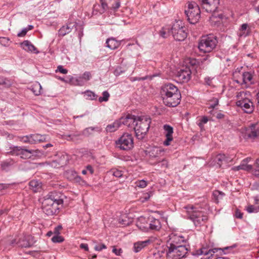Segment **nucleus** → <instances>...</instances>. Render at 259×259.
I'll use <instances>...</instances> for the list:
<instances>
[{
    "mask_svg": "<svg viewBox=\"0 0 259 259\" xmlns=\"http://www.w3.org/2000/svg\"><path fill=\"white\" fill-rule=\"evenodd\" d=\"M65 196L62 193L53 191L44 197L42 202V210L47 215H56L59 212L60 206H62Z\"/></svg>",
    "mask_w": 259,
    "mask_h": 259,
    "instance_id": "1",
    "label": "nucleus"
},
{
    "mask_svg": "<svg viewBox=\"0 0 259 259\" xmlns=\"http://www.w3.org/2000/svg\"><path fill=\"white\" fill-rule=\"evenodd\" d=\"M160 93L165 106L175 107L180 103L181 94L174 84L171 83H165L161 87Z\"/></svg>",
    "mask_w": 259,
    "mask_h": 259,
    "instance_id": "2",
    "label": "nucleus"
},
{
    "mask_svg": "<svg viewBox=\"0 0 259 259\" xmlns=\"http://www.w3.org/2000/svg\"><path fill=\"white\" fill-rule=\"evenodd\" d=\"M184 208L186 210L188 219L192 221L196 227L203 225L208 220V217L204 212L197 210L192 205H186Z\"/></svg>",
    "mask_w": 259,
    "mask_h": 259,
    "instance_id": "3",
    "label": "nucleus"
},
{
    "mask_svg": "<svg viewBox=\"0 0 259 259\" xmlns=\"http://www.w3.org/2000/svg\"><path fill=\"white\" fill-rule=\"evenodd\" d=\"M151 119L147 116H138L135 123L134 131L137 139L142 140L148 132Z\"/></svg>",
    "mask_w": 259,
    "mask_h": 259,
    "instance_id": "4",
    "label": "nucleus"
},
{
    "mask_svg": "<svg viewBox=\"0 0 259 259\" xmlns=\"http://www.w3.org/2000/svg\"><path fill=\"white\" fill-rule=\"evenodd\" d=\"M218 43L217 36L209 34L201 37L198 43V48L201 52L210 53L216 48Z\"/></svg>",
    "mask_w": 259,
    "mask_h": 259,
    "instance_id": "5",
    "label": "nucleus"
},
{
    "mask_svg": "<svg viewBox=\"0 0 259 259\" xmlns=\"http://www.w3.org/2000/svg\"><path fill=\"white\" fill-rule=\"evenodd\" d=\"M200 6L195 2L188 4L187 9L185 10V14L188 22L192 24L197 23L200 18Z\"/></svg>",
    "mask_w": 259,
    "mask_h": 259,
    "instance_id": "6",
    "label": "nucleus"
},
{
    "mask_svg": "<svg viewBox=\"0 0 259 259\" xmlns=\"http://www.w3.org/2000/svg\"><path fill=\"white\" fill-rule=\"evenodd\" d=\"M188 250L186 245L167 246V249L166 250L167 259H181L185 257Z\"/></svg>",
    "mask_w": 259,
    "mask_h": 259,
    "instance_id": "7",
    "label": "nucleus"
},
{
    "mask_svg": "<svg viewBox=\"0 0 259 259\" xmlns=\"http://www.w3.org/2000/svg\"><path fill=\"white\" fill-rule=\"evenodd\" d=\"M186 28L183 25L181 21L175 22L171 27L170 32L176 40L183 41L187 36Z\"/></svg>",
    "mask_w": 259,
    "mask_h": 259,
    "instance_id": "8",
    "label": "nucleus"
},
{
    "mask_svg": "<svg viewBox=\"0 0 259 259\" xmlns=\"http://www.w3.org/2000/svg\"><path fill=\"white\" fill-rule=\"evenodd\" d=\"M116 146L121 150H128L133 147V138L131 134L122 135L116 142Z\"/></svg>",
    "mask_w": 259,
    "mask_h": 259,
    "instance_id": "9",
    "label": "nucleus"
},
{
    "mask_svg": "<svg viewBox=\"0 0 259 259\" xmlns=\"http://www.w3.org/2000/svg\"><path fill=\"white\" fill-rule=\"evenodd\" d=\"M34 151L29 150L25 147L14 146L11 148V150L8 153L12 155L19 156L21 158L27 159L30 158Z\"/></svg>",
    "mask_w": 259,
    "mask_h": 259,
    "instance_id": "10",
    "label": "nucleus"
},
{
    "mask_svg": "<svg viewBox=\"0 0 259 259\" xmlns=\"http://www.w3.org/2000/svg\"><path fill=\"white\" fill-rule=\"evenodd\" d=\"M201 9L209 13L217 12L220 0H198Z\"/></svg>",
    "mask_w": 259,
    "mask_h": 259,
    "instance_id": "11",
    "label": "nucleus"
},
{
    "mask_svg": "<svg viewBox=\"0 0 259 259\" xmlns=\"http://www.w3.org/2000/svg\"><path fill=\"white\" fill-rule=\"evenodd\" d=\"M236 105L237 107H240L245 113L248 114L252 113L254 109L252 102L246 97L237 101Z\"/></svg>",
    "mask_w": 259,
    "mask_h": 259,
    "instance_id": "12",
    "label": "nucleus"
},
{
    "mask_svg": "<svg viewBox=\"0 0 259 259\" xmlns=\"http://www.w3.org/2000/svg\"><path fill=\"white\" fill-rule=\"evenodd\" d=\"M133 114H128L125 117H122L119 119L121 125L123 124L127 126L128 128L134 130L135 123L137 121V117Z\"/></svg>",
    "mask_w": 259,
    "mask_h": 259,
    "instance_id": "13",
    "label": "nucleus"
},
{
    "mask_svg": "<svg viewBox=\"0 0 259 259\" xmlns=\"http://www.w3.org/2000/svg\"><path fill=\"white\" fill-rule=\"evenodd\" d=\"M191 71L188 67H185L180 69L177 73V77L181 82H188L191 77Z\"/></svg>",
    "mask_w": 259,
    "mask_h": 259,
    "instance_id": "14",
    "label": "nucleus"
},
{
    "mask_svg": "<svg viewBox=\"0 0 259 259\" xmlns=\"http://www.w3.org/2000/svg\"><path fill=\"white\" fill-rule=\"evenodd\" d=\"M77 24L76 22L68 23L66 25H63L60 28L58 31V34L59 36H64L70 33L74 27L77 30Z\"/></svg>",
    "mask_w": 259,
    "mask_h": 259,
    "instance_id": "15",
    "label": "nucleus"
},
{
    "mask_svg": "<svg viewBox=\"0 0 259 259\" xmlns=\"http://www.w3.org/2000/svg\"><path fill=\"white\" fill-rule=\"evenodd\" d=\"M163 130L165 131L166 137V140L164 141L163 144L167 146L170 145V142L173 140L172 134L174 130L173 127L168 124H164L163 125Z\"/></svg>",
    "mask_w": 259,
    "mask_h": 259,
    "instance_id": "16",
    "label": "nucleus"
},
{
    "mask_svg": "<svg viewBox=\"0 0 259 259\" xmlns=\"http://www.w3.org/2000/svg\"><path fill=\"white\" fill-rule=\"evenodd\" d=\"M251 33V28L247 23L242 24L237 31V35L239 38L246 37Z\"/></svg>",
    "mask_w": 259,
    "mask_h": 259,
    "instance_id": "17",
    "label": "nucleus"
},
{
    "mask_svg": "<svg viewBox=\"0 0 259 259\" xmlns=\"http://www.w3.org/2000/svg\"><path fill=\"white\" fill-rule=\"evenodd\" d=\"M20 46L23 50L27 52H30L35 54L39 53L37 48L28 40L23 41L20 44Z\"/></svg>",
    "mask_w": 259,
    "mask_h": 259,
    "instance_id": "18",
    "label": "nucleus"
},
{
    "mask_svg": "<svg viewBox=\"0 0 259 259\" xmlns=\"http://www.w3.org/2000/svg\"><path fill=\"white\" fill-rule=\"evenodd\" d=\"M251 158L247 157L244 159H243L240 164L237 166H235L233 168V169L235 170H239L240 169L246 170V171H250L251 170H253V168L251 165L248 164V162L250 160Z\"/></svg>",
    "mask_w": 259,
    "mask_h": 259,
    "instance_id": "19",
    "label": "nucleus"
},
{
    "mask_svg": "<svg viewBox=\"0 0 259 259\" xmlns=\"http://www.w3.org/2000/svg\"><path fill=\"white\" fill-rule=\"evenodd\" d=\"M250 132L247 133V137L254 139L259 136V122H256L250 124Z\"/></svg>",
    "mask_w": 259,
    "mask_h": 259,
    "instance_id": "20",
    "label": "nucleus"
},
{
    "mask_svg": "<svg viewBox=\"0 0 259 259\" xmlns=\"http://www.w3.org/2000/svg\"><path fill=\"white\" fill-rule=\"evenodd\" d=\"M151 242L150 239H147L145 241H138L134 244V251L135 252H138L141 251L144 247L147 246Z\"/></svg>",
    "mask_w": 259,
    "mask_h": 259,
    "instance_id": "21",
    "label": "nucleus"
},
{
    "mask_svg": "<svg viewBox=\"0 0 259 259\" xmlns=\"http://www.w3.org/2000/svg\"><path fill=\"white\" fill-rule=\"evenodd\" d=\"M171 242L169 243V245L173 246H179V245H185L183 244L185 243V239L184 237L181 235H174L171 238Z\"/></svg>",
    "mask_w": 259,
    "mask_h": 259,
    "instance_id": "22",
    "label": "nucleus"
},
{
    "mask_svg": "<svg viewBox=\"0 0 259 259\" xmlns=\"http://www.w3.org/2000/svg\"><path fill=\"white\" fill-rule=\"evenodd\" d=\"M30 189L34 192L40 191L41 190V183L38 181L33 180L29 182V183Z\"/></svg>",
    "mask_w": 259,
    "mask_h": 259,
    "instance_id": "23",
    "label": "nucleus"
},
{
    "mask_svg": "<svg viewBox=\"0 0 259 259\" xmlns=\"http://www.w3.org/2000/svg\"><path fill=\"white\" fill-rule=\"evenodd\" d=\"M106 47L111 50L117 49L120 45V43L114 38H110L106 40Z\"/></svg>",
    "mask_w": 259,
    "mask_h": 259,
    "instance_id": "24",
    "label": "nucleus"
},
{
    "mask_svg": "<svg viewBox=\"0 0 259 259\" xmlns=\"http://www.w3.org/2000/svg\"><path fill=\"white\" fill-rule=\"evenodd\" d=\"M32 144L46 142L47 140L48 136L46 135H40L38 134H31Z\"/></svg>",
    "mask_w": 259,
    "mask_h": 259,
    "instance_id": "25",
    "label": "nucleus"
},
{
    "mask_svg": "<svg viewBox=\"0 0 259 259\" xmlns=\"http://www.w3.org/2000/svg\"><path fill=\"white\" fill-rule=\"evenodd\" d=\"M66 177L70 181L75 180L76 182H79L81 180V177L78 176L77 173L73 170H69L66 172Z\"/></svg>",
    "mask_w": 259,
    "mask_h": 259,
    "instance_id": "26",
    "label": "nucleus"
},
{
    "mask_svg": "<svg viewBox=\"0 0 259 259\" xmlns=\"http://www.w3.org/2000/svg\"><path fill=\"white\" fill-rule=\"evenodd\" d=\"M17 246L21 248H28L31 246V244L25 236H23L18 239Z\"/></svg>",
    "mask_w": 259,
    "mask_h": 259,
    "instance_id": "27",
    "label": "nucleus"
},
{
    "mask_svg": "<svg viewBox=\"0 0 259 259\" xmlns=\"http://www.w3.org/2000/svg\"><path fill=\"white\" fill-rule=\"evenodd\" d=\"M121 125L119 119L115 120L113 123L108 124L106 127L107 132L112 133L116 131Z\"/></svg>",
    "mask_w": 259,
    "mask_h": 259,
    "instance_id": "28",
    "label": "nucleus"
},
{
    "mask_svg": "<svg viewBox=\"0 0 259 259\" xmlns=\"http://www.w3.org/2000/svg\"><path fill=\"white\" fill-rule=\"evenodd\" d=\"M161 228V225L159 220L152 218L149 224V228L151 230L158 231Z\"/></svg>",
    "mask_w": 259,
    "mask_h": 259,
    "instance_id": "29",
    "label": "nucleus"
},
{
    "mask_svg": "<svg viewBox=\"0 0 259 259\" xmlns=\"http://www.w3.org/2000/svg\"><path fill=\"white\" fill-rule=\"evenodd\" d=\"M229 160L228 157L223 154H219L217 155L214 159L215 163H217L219 167H221L223 161L228 162Z\"/></svg>",
    "mask_w": 259,
    "mask_h": 259,
    "instance_id": "30",
    "label": "nucleus"
},
{
    "mask_svg": "<svg viewBox=\"0 0 259 259\" xmlns=\"http://www.w3.org/2000/svg\"><path fill=\"white\" fill-rule=\"evenodd\" d=\"M82 94H83L85 99L89 100H96L98 97V96L91 90H87L82 92Z\"/></svg>",
    "mask_w": 259,
    "mask_h": 259,
    "instance_id": "31",
    "label": "nucleus"
},
{
    "mask_svg": "<svg viewBox=\"0 0 259 259\" xmlns=\"http://www.w3.org/2000/svg\"><path fill=\"white\" fill-rule=\"evenodd\" d=\"M70 81H71L73 84L77 85L82 86L84 85L85 82L84 80L81 77V76H78L76 78H74L73 77H71L70 78Z\"/></svg>",
    "mask_w": 259,
    "mask_h": 259,
    "instance_id": "32",
    "label": "nucleus"
},
{
    "mask_svg": "<svg viewBox=\"0 0 259 259\" xmlns=\"http://www.w3.org/2000/svg\"><path fill=\"white\" fill-rule=\"evenodd\" d=\"M96 131L97 132H100V130L96 127H89L85 128L82 134L87 137L89 136L90 135L92 134L93 132Z\"/></svg>",
    "mask_w": 259,
    "mask_h": 259,
    "instance_id": "33",
    "label": "nucleus"
},
{
    "mask_svg": "<svg viewBox=\"0 0 259 259\" xmlns=\"http://www.w3.org/2000/svg\"><path fill=\"white\" fill-rule=\"evenodd\" d=\"M41 86L39 83L34 84L31 88V90L35 96H38L41 94Z\"/></svg>",
    "mask_w": 259,
    "mask_h": 259,
    "instance_id": "34",
    "label": "nucleus"
},
{
    "mask_svg": "<svg viewBox=\"0 0 259 259\" xmlns=\"http://www.w3.org/2000/svg\"><path fill=\"white\" fill-rule=\"evenodd\" d=\"M252 79V74L249 72H244L242 74L243 82L247 84L251 82Z\"/></svg>",
    "mask_w": 259,
    "mask_h": 259,
    "instance_id": "35",
    "label": "nucleus"
},
{
    "mask_svg": "<svg viewBox=\"0 0 259 259\" xmlns=\"http://www.w3.org/2000/svg\"><path fill=\"white\" fill-rule=\"evenodd\" d=\"M256 204L258 205V206L254 205H249L247 207V211L249 213L257 212L259 210V200L255 199Z\"/></svg>",
    "mask_w": 259,
    "mask_h": 259,
    "instance_id": "36",
    "label": "nucleus"
},
{
    "mask_svg": "<svg viewBox=\"0 0 259 259\" xmlns=\"http://www.w3.org/2000/svg\"><path fill=\"white\" fill-rule=\"evenodd\" d=\"M11 85L10 80L6 77L0 76V88L2 87H9Z\"/></svg>",
    "mask_w": 259,
    "mask_h": 259,
    "instance_id": "37",
    "label": "nucleus"
},
{
    "mask_svg": "<svg viewBox=\"0 0 259 259\" xmlns=\"http://www.w3.org/2000/svg\"><path fill=\"white\" fill-rule=\"evenodd\" d=\"M103 97H100L99 98V101L100 103H102L103 102H107L109 100V98L110 97V94L107 91H104L102 93Z\"/></svg>",
    "mask_w": 259,
    "mask_h": 259,
    "instance_id": "38",
    "label": "nucleus"
},
{
    "mask_svg": "<svg viewBox=\"0 0 259 259\" xmlns=\"http://www.w3.org/2000/svg\"><path fill=\"white\" fill-rule=\"evenodd\" d=\"M224 195L225 194L223 192L218 190L214 191L213 193V196L215 198L217 203L219 202V200L223 199Z\"/></svg>",
    "mask_w": 259,
    "mask_h": 259,
    "instance_id": "39",
    "label": "nucleus"
},
{
    "mask_svg": "<svg viewBox=\"0 0 259 259\" xmlns=\"http://www.w3.org/2000/svg\"><path fill=\"white\" fill-rule=\"evenodd\" d=\"M252 174L259 179V158L256 160V165L252 170Z\"/></svg>",
    "mask_w": 259,
    "mask_h": 259,
    "instance_id": "40",
    "label": "nucleus"
},
{
    "mask_svg": "<svg viewBox=\"0 0 259 259\" xmlns=\"http://www.w3.org/2000/svg\"><path fill=\"white\" fill-rule=\"evenodd\" d=\"M13 164V161L12 160H5L2 162L1 166L3 169H5L11 166V165H12Z\"/></svg>",
    "mask_w": 259,
    "mask_h": 259,
    "instance_id": "41",
    "label": "nucleus"
},
{
    "mask_svg": "<svg viewBox=\"0 0 259 259\" xmlns=\"http://www.w3.org/2000/svg\"><path fill=\"white\" fill-rule=\"evenodd\" d=\"M51 240L54 243H61L64 241V238L59 234H56L52 238Z\"/></svg>",
    "mask_w": 259,
    "mask_h": 259,
    "instance_id": "42",
    "label": "nucleus"
},
{
    "mask_svg": "<svg viewBox=\"0 0 259 259\" xmlns=\"http://www.w3.org/2000/svg\"><path fill=\"white\" fill-rule=\"evenodd\" d=\"M80 76L84 80L85 82H87L90 80V79L92 78V74L90 72L85 71Z\"/></svg>",
    "mask_w": 259,
    "mask_h": 259,
    "instance_id": "43",
    "label": "nucleus"
},
{
    "mask_svg": "<svg viewBox=\"0 0 259 259\" xmlns=\"http://www.w3.org/2000/svg\"><path fill=\"white\" fill-rule=\"evenodd\" d=\"M208 119L207 117L203 116L201 119L200 120V122L198 123V125L200 127L201 130H202L204 128V124L206 123L208 121Z\"/></svg>",
    "mask_w": 259,
    "mask_h": 259,
    "instance_id": "44",
    "label": "nucleus"
},
{
    "mask_svg": "<svg viewBox=\"0 0 259 259\" xmlns=\"http://www.w3.org/2000/svg\"><path fill=\"white\" fill-rule=\"evenodd\" d=\"M120 7V2L119 0H116L112 6L110 8V10H113V11H116L118 8Z\"/></svg>",
    "mask_w": 259,
    "mask_h": 259,
    "instance_id": "45",
    "label": "nucleus"
},
{
    "mask_svg": "<svg viewBox=\"0 0 259 259\" xmlns=\"http://www.w3.org/2000/svg\"><path fill=\"white\" fill-rule=\"evenodd\" d=\"M0 44L3 46H8L10 44V39L6 37H0Z\"/></svg>",
    "mask_w": 259,
    "mask_h": 259,
    "instance_id": "46",
    "label": "nucleus"
},
{
    "mask_svg": "<svg viewBox=\"0 0 259 259\" xmlns=\"http://www.w3.org/2000/svg\"><path fill=\"white\" fill-rule=\"evenodd\" d=\"M158 166L162 168H167L168 165V161L165 159H163L157 163Z\"/></svg>",
    "mask_w": 259,
    "mask_h": 259,
    "instance_id": "47",
    "label": "nucleus"
},
{
    "mask_svg": "<svg viewBox=\"0 0 259 259\" xmlns=\"http://www.w3.org/2000/svg\"><path fill=\"white\" fill-rule=\"evenodd\" d=\"M200 253L202 255L210 256V250L208 247H202L200 248Z\"/></svg>",
    "mask_w": 259,
    "mask_h": 259,
    "instance_id": "48",
    "label": "nucleus"
},
{
    "mask_svg": "<svg viewBox=\"0 0 259 259\" xmlns=\"http://www.w3.org/2000/svg\"><path fill=\"white\" fill-rule=\"evenodd\" d=\"M112 175L116 178H121L122 177L123 172L118 169H113L112 171Z\"/></svg>",
    "mask_w": 259,
    "mask_h": 259,
    "instance_id": "49",
    "label": "nucleus"
},
{
    "mask_svg": "<svg viewBox=\"0 0 259 259\" xmlns=\"http://www.w3.org/2000/svg\"><path fill=\"white\" fill-rule=\"evenodd\" d=\"M210 101L213 103L210 105L209 108L213 109L219 104V99L217 98H213Z\"/></svg>",
    "mask_w": 259,
    "mask_h": 259,
    "instance_id": "50",
    "label": "nucleus"
},
{
    "mask_svg": "<svg viewBox=\"0 0 259 259\" xmlns=\"http://www.w3.org/2000/svg\"><path fill=\"white\" fill-rule=\"evenodd\" d=\"M31 137H32V135H30L24 137L22 138L23 142L24 143H29L30 144H32V138Z\"/></svg>",
    "mask_w": 259,
    "mask_h": 259,
    "instance_id": "51",
    "label": "nucleus"
},
{
    "mask_svg": "<svg viewBox=\"0 0 259 259\" xmlns=\"http://www.w3.org/2000/svg\"><path fill=\"white\" fill-rule=\"evenodd\" d=\"M106 248H107L106 246L104 244H103V243H101V244H100L98 245H96L94 247L95 250L96 251H100L102 250L103 249H106Z\"/></svg>",
    "mask_w": 259,
    "mask_h": 259,
    "instance_id": "52",
    "label": "nucleus"
},
{
    "mask_svg": "<svg viewBox=\"0 0 259 259\" xmlns=\"http://www.w3.org/2000/svg\"><path fill=\"white\" fill-rule=\"evenodd\" d=\"M147 185V183L144 180L139 181L137 183V186L140 188H145Z\"/></svg>",
    "mask_w": 259,
    "mask_h": 259,
    "instance_id": "53",
    "label": "nucleus"
},
{
    "mask_svg": "<svg viewBox=\"0 0 259 259\" xmlns=\"http://www.w3.org/2000/svg\"><path fill=\"white\" fill-rule=\"evenodd\" d=\"M57 70L63 74H66L68 72V70L64 68L63 66L61 65L58 66Z\"/></svg>",
    "mask_w": 259,
    "mask_h": 259,
    "instance_id": "54",
    "label": "nucleus"
},
{
    "mask_svg": "<svg viewBox=\"0 0 259 259\" xmlns=\"http://www.w3.org/2000/svg\"><path fill=\"white\" fill-rule=\"evenodd\" d=\"M27 32V29L25 28H24L22 30V31L21 32H19L17 34V36L18 37H23L26 34Z\"/></svg>",
    "mask_w": 259,
    "mask_h": 259,
    "instance_id": "55",
    "label": "nucleus"
},
{
    "mask_svg": "<svg viewBox=\"0 0 259 259\" xmlns=\"http://www.w3.org/2000/svg\"><path fill=\"white\" fill-rule=\"evenodd\" d=\"M112 252L117 255H120L122 252V250L121 248L117 249L116 248H113L112 249Z\"/></svg>",
    "mask_w": 259,
    "mask_h": 259,
    "instance_id": "56",
    "label": "nucleus"
},
{
    "mask_svg": "<svg viewBox=\"0 0 259 259\" xmlns=\"http://www.w3.org/2000/svg\"><path fill=\"white\" fill-rule=\"evenodd\" d=\"M102 8L103 10V12L106 11L107 9L110 10V8L108 7L106 2L101 3Z\"/></svg>",
    "mask_w": 259,
    "mask_h": 259,
    "instance_id": "57",
    "label": "nucleus"
},
{
    "mask_svg": "<svg viewBox=\"0 0 259 259\" xmlns=\"http://www.w3.org/2000/svg\"><path fill=\"white\" fill-rule=\"evenodd\" d=\"M235 217L238 219H242L243 217V213L241 212L239 210H236L235 211Z\"/></svg>",
    "mask_w": 259,
    "mask_h": 259,
    "instance_id": "58",
    "label": "nucleus"
},
{
    "mask_svg": "<svg viewBox=\"0 0 259 259\" xmlns=\"http://www.w3.org/2000/svg\"><path fill=\"white\" fill-rule=\"evenodd\" d=\"M86 169L87 171H88L91 175H92L94 173V169L92 165H88L86 166Z\"/></svg>",
    "mask_w": 259,
    "mask_h": 259,
    "instance_id": "59",
    "label": "nucleus"
},
{
    "mask_svg": "<svg viewBox=\"0 0 259 259\" xmlns=\"http://www.w3.org/2000/svg\"><path fill=\"white\" fill-rule=\"evenodd\" d=\"M79 247L80 248L83 249L85 251H89L88 245L86 243L80 244Z\"/></svg>",
    "mask_w": 259,
    "mask_h": 259,
    "instance_id": "60",
    "label": "nucleus"
},
{
    "mask_svg": "<svg viewBox=\"0 0 259 259\" xmlns=\"http://www.w3.org/2000/svg\"><path fill=\"white\" fill-rule=\"evenodd\" d=\"M219 248H214L213 249H209L210 250V256H208V258H210V257L212 256L213 254L217 252L218 250H219Z\"/></svg>",
    "mask_w": 259,
    "mask_h": 259,
    "instance_id": "61",
    "label": "nucleus"
},
{
    "mask_svg": "<svg viewBox=\"0 0 259 259\" xmlns=\"http://www.w3.org/2000/svg\"><path fill=\"white\" fill-rule=\"evenodd\" d=\"M18 240V239L17 238L12 240L10 242V245L13 247L17 245Z\"/></svg>",
    "mask_w": 259,
    "mask_h": 259,
    "instance_id": "62",
    "label": "nucleus"
},
{
    "mask_svg": "<svg viewBox=\"0 0 259 259\" xmlns=\"http://www.w3.org/2000/svg\"><path fill=\"white\" fill-rule=\"evenodd\" d=\"M246 93L244 92H238L236 95V97L238 99L241 98V99L243 98V96H245Z\"/></svg>",
    "mask_w": 259,
    "mask_h": 259,
    "instance_id": "63",
    "label": "nucleus"
},
{
    "mask_svg": "<svg viewBox=\"0 0 259 259\" xmlns=\"http://www.w3.org/2000/svg\"><path fill=\"white\" fill-rule=\"evenodd\" d=\"M205 83L208 85H210L211 83V79L209 77H206L204 78Z\"/></svg>",
    "mask_w": 259,
    "mask_h": 259,
    "instance_id": "64",
    "label": "nucleus"
}]
</instances>
